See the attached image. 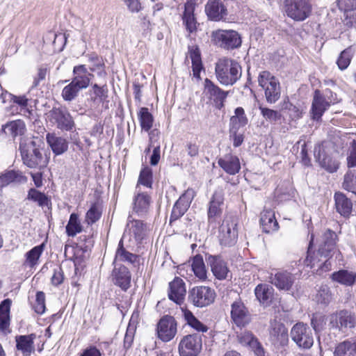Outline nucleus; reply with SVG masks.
Segmentation results:
<instances>
[{
  "label": "nucleus",
  "mask_w": 356,
  "mask_h": 356,
  "mask_svg": "<svg viewBox=\"0 0 356 356\" xmlns=\"http://www.w3.org/2000/svg\"><path fill=\"white\" fill-rule=\"evenodd\" d=\"M323 245L319 248L316 255L313 257L312 255V246L313 243L314 236H312L309 245L307 250V256L305 260V263L307 266L313 268L316 264L321 261L318 257H324L325 259L323 264H320V268L318 270V274L321 275L322 272H326L330 270L331 263L329 261V258L333 255L335 251V238L336 235L334 232L330 230L326 231L323 234Z\"/></svg>",
  "instance_id": "obj_1"
},
{
  "label": "nucleus",
  "mask_w": 356,
  "mask_h": 356,
  "mask_svg": "<svg viewBox=\"0 0 356 356\" xmlns=\"http://www.w3.org/2000/svg\"><path fill=\"white\" fill-rule=\"evenodd\" d=\"M93 74L88 71L86 65L74 66L72 81L62 90L61 95L63 99L67 102L74 100L81 90L89 86Z\"/></svg>",
  "instance_id": "obj_2"
},
{
  "label": "nucleus",
  "mask_w": 356,
  "mask_h": 356,
  "mask_svg": "<svg viewBox=\"0 0 356 356\" xmlns=\"http://www.w3.org/2000/svg\"><path fill=\"white\" fill-rule=\"evenodd\" d=\"M42 143L38 138H29L21 141L19 149L24 163L31 168H43L47 165V159L43 158L39 149Z\"/></svg>",
  "instance_id": "obj_3"
},
{
  "label": "nucleus",
  "mask_w": 356,
  "mask_h": 356,
  "mask_svg": "<svg viewBox=\"0 0 356 356\" xmlns=\"http://www.w3.org/2000/svg\"><path fill=\"white\" fill-rule=\"evenodd\" d=\"M215 74L216 79L221 84L232 86L241 78L242 70L237 61L223 57L216 62Z\"/></svg>",
  "instance_id": "obj_4"
},
{
  "label": "nucleus",
  "mask_w": 356,
  "mask_h": 356,
  "mask_svg": "<svg viewBox=\"0 0 356 356\" xmlns=\"http://www.w3.org/2000/svg\"><path fill=\"white\" fill-rule=\"evenodd\" d=\"M337 102H338L337 95L331 90H327L325 94L322 95L319 90H316L314 95L311 108L312 118L318 120L329 106Z\"/></svg>",
  "instance_id": "obj_5"
},
{
  "label": "nucleus",
  "mask_w": 356,
  "mask_h": 356,
  "mask_svg": "<svg viewBox=\"0 0 356 356\" xmlns=\"http://www.w3.org/2000/svg\"><path fill=\"white\" fill-rule=\"evenodd\" d=\"M258 82L259 85L264 90L266 99L268 103H275L280 98V83L270 72L267 71L260 72Z\"/></svg>",
  "instance_id": "obj_6"
},
{
  "label": "nucleus",
  "mask_w": 356,
  "mask_h": 356,
  "mask_svg": "<svg viewBox=\"0 0 356 356\" xmlns=\"http://www.w3.org/2000/svg\"><path fill=\"white\" fill-rule=\"evenodd\" d=\"M213 42L225 49H234L241 47V38L238 32L234 30L219 29L211 34Z\"/></svg>",
  "instance_id": "obj_7"
},
{
  "label": "nucleus",
  "mask_w": 356,
  "mask_h": 356,
  "mask_svg": "<svg viewBox=\"0 0 356 356\" xmlns=\"http://www.w3.org/2000/svg\"><path fill=\"white\" fill-rule=\"evenodd\" d=\"M285 11L295 21H304L312 12L309 0H285Z\"/></svg>",
  "instance_id": "obj_8"
},
{
  "label": "nucleus",
  "mask_w": 356,
  "mask_h": 356,
  "mask_svg": "<svg viewBox=\"0 0 356 356\" xmlns=\"http://www.w3.org/2000/svg\"><path fill=\"white\" fill-rule=\"evenodd\" d=\"M219 240L225 246L234 245L238 238L237 220L232 216H226L219 228Z\"/></svg>",
  "instance_id": "obj_9"
},
{
  "label": "nucleus",
  "mask_w": 356,
  "mask_h": 356,
  "mask_svg": "<svg viewBox=\"0 0 356 356\" xmlns=\"http://www.w3.org/2000/svg\"><path fill=\"white\" fill-rule=\"evenodd\" d=\"M292 340L301 348L309 349L314 344V336L307 325L298 323L291 330Z\"/></svg>",
  "instance_id": "obj_10"
},
{
  "label": "nucleus",
  "mask_w": 356,
  "mask_h": 356,
  "mask_svg": "<svg viewBox=\"0 0 356 356\" xmlns=\"http://www.w3.org/2000/svg\"><path fill=\"white\" fill-rule=\"evenodd\" d=\"M202 337L199 334L184 336L179 343L180 356H197L202 350Z\"/></svg>",
  "instance_id": "obj_11"
},
{
  "label": "nucleus",
  "mask_w": 356,
  "mask_h": 356,
  "mask_svg": "<svg viewBox=\"0 0 356 356\" xmlns=\"http://www.w3.org/2000/svg\"><path fill=\"white\" fill-rule=\"evenodd\" d=\"M214 298V291L208 286H195L191 289L188 293L189 301L196 307L207 306L213 302Z\"/></svg>",
  "instance_id": "obj_12"
},
{
  "label": "nucleus",
  "mask_w": 356,
  "mask_h": 356,
  "mask_svg": "<svg viewBox=\"0 0 356 356\" xmlns=\"http://www.w3.org/2000/svg\"><path fill=\"white\" fill-rule=\"evenodd\" d=\"M47 118L50 122L62 130L69 131L74 126L72 116L65 109L53 108L47 114Z\"/></svg>",
  "instance_id": "obj_13"
},
{
  "label": "nucleus",
  "mask_w": 356,
  "mask_h": 356,
  "mask_svg": "<svg viewBox=\"0 0 356 356\" xmlns=\"http://www.w3.org/2000/svg\"><path fill=\"white\" fill-rule=\"evenodd\" d=\"M177 323L172 316L163 317L157 325L158 337L164 342L171 341L177 334Z\"/></svg>",
  "instance_id": "obj_14"
},
{
  "label": "nucleus",
  "mask_w": 356,
  "mask_h": 356,
  "mask_svg": "<svg viewBox=\"0 0 356 356\" xmlns=\"http://www.w3.org/2000/svg\"><path fill=\"white\" fill-rule=\"evenodd\" d=\"M151 196L141 188L136 187L133 197L132 209L133 211L138 216H143L147 214L152 204Z\"/></svg>",
  "instance_id": "obj_15"
},
{
  "label": "nucleus",
  "mask_w": 356,
  "mask_h": 356,
  "mask_svg": "<svg viewBox=\"0 0 356 356\" xmlns=\"http://www.w3.org/2000/svg\"><path fill=\"white\" fill-rule=\"evenodd\" d=\"M330 324L333 327H337L344 331L353 328L356 325V318L346 310H341L330 316Z\"/></svg>",
  "instance_id": "obj_16"
},
{
  "label": "nucleus",
  "mask_w": 356,
  "mask_h": 356,
  "mask_svg": "<svg viewBox=\"0 0 356 356\" xmlns=\"http://www.w3.org/2000/svg\"><path fill=\"white\" fill-rule=\"evenodd\" d=\"M203 94L206 97L213 101L218 108L222 106L223 102L227 95V92L221 90L209 79H206L204 81Z\"/></svg>",
  "instance_id": "obj_17"
},
{
  "label": "nucleus",
  "mask_w": 356,
  "mask_h": 356,
  "mask_svg": "<svg viewBox=\"0 0 356 356\" xmlns=\"http://www.w3.org/2000/svg\"><path fill=\"white\" fill-rule=\"evenodd\" d=\"M231 317L238 327H244L250 321V314L241 300L232 304Z\"/></svg>",
  "instance_id": "obj_18"
},
{
  "label": "nucleus",
  "mask_w": 356,
  "mask_h": 356,
  "mask_svg": "<svg viewBox=\"0 0 356 356\" xmlns=\"http://www.w3.org/2000/svg\"><path fill=\"white\" fill-rule=\"evenodd\" d=\"M270 340L275 345L284 346L288 342V331L282 323L274 320L270 322Z\"/></svg>",
  "instance_id": "obj_19"
},
{
  "label": "nucleus",
  "mask_w": 356,
  "mask_h": 356,
  "mask_svg": "<svg viewBox=\"0 0 356 356\" xmlns=\"http://www.w3.org/2000/svg\"><path fill=\"white\" fill-rule=\"evenodd\" d=\"M186 289L182 279L175 277L169 283L168 298L177 305H181L185 299Z\"/></svg>",
  "instance_id": "obj_20"
},
{
  "label": "nucleus",
  "mask_w": 356,
  "mask_h": 356,
  "mask_svg": "<svg viewBox=\"0 0 356 356\" xmlns=\"http://www.w3.org/2000/svg\"><path fill=\"white\" fill-rule=\"evenodd\" d=\"M314 156L320 165L327 171L334 172L337 170L339 162L327 154L323 144L315 147Z\"/></svg>",
  "instance_id": "obj_21"
},
{
  "label": "nucleus",
  "mask_w": 356,
  "mask_h": 356,
  "mask_svg": "<svg viewBox=\"0 0 356 356\" xmlns=\"http://www.w3.org/2000/svg\"><path fill=\"white\" fill-rule=\"evenodd\" d=\"M193 196L194 191L191 189L187 190L175 204L171 213V218L176 220L183 216L189 207Z\"/></svg>",
  "instance_id": "obj_22"
},
{
  "label": "nucleus",
  "mask_w": 356,
  "mask_h": 356,
  "mask_svg": "<svg viewBox=\"0 0 356 356\" xmlns=\"http://www.w3.org/2000/svg\"><path fill=\"white\" fill-rule=\"evenodd\" d=\"M224 195L221 190L216 191L213 193L209 202L208 209V218L209 222H215L222 212Z\"/></svg>",
  "instance_id": "obj_23"
},
{
  "label": "nucleus",
  "mask_w": 356,
  "mask_h": 356,
  "mask_svg": "<svg viewBox=\"0 0 356 356\" xmlns=\"http://www.w3.org/2000/svg\"><path fill=\"white\" fill-rule=\"evenodd\" d=\"M213 275L218 280H225L227 277L229 270L226 263L218 256L209 255L207 258Z\"/></svg>",
  "instance_id": "obj_24"
},
{
  "label": "nucleus",
  "mask_w": 356,
  "mask_h": 356,
  "mask_svg": "<svg viewBox=\"0 0 356 356\" xmlns=\"http://www.w3.org/2000/svg\"><path fill=\"white\" fill-rule=\"evenodd\" d=\"M208 18L213 21H220L227 15L226 9L220 0H209L205 6Z\"/></svg>",
  "instance_id": "obj_25"
},
{
  "label": "nucleus",
  "mask_w": 356,
  "mask_h": 356,
  "mask_svg": "<svg viewBox=\"0 0 356 356\" xmlns=\"http://www.w3.org/2000/svg\"><path fill=\"white\" fill-rule=\"evenodd\" d=\"M35 334L19 335L15 337L16 348L24 356H30L35 351Z\"/></svg>",
  "instance_id": "obj_26"
},
{
  "label": "nucleus",
  "mask_w": 356,
  "mask_h": 356,
  "mask_svg": "<svg viewBox=\"0 0 356 356\" xmlns=\"http://www.w3.org/2000/svg\"><path fill=\"white\" fill-rule=\"evenodd\" d=\"M218 163L227 173L236 175L241 169L239 159L236 156L228 154L220 158Z\"/></svg>",
  "instance_id": "obj_27"
},
{
  "label": "nucleus",
  "mask_w": 356,
  "mask_h": 356,
  "mask_svg": "<svg viewBox=\"0 0 356 356\" xmlns=\"http://www.w3.org/2000/svg\"><path fill=\"white\" fill-rule=\"evenodd\" d=\"M238 339L241 344L250 346L257 356H265L263 347L251 332L248 331L241 332L238 335Z\"/></svg>",
  "instance_id": "obj_28"
},
{
  "label": "nucleus",
  "mask_w": 356,
  "mask_h": 356,
  "mask_svg": "<svg viewBox=\"0 0 356 356\" xmlns=\"http://www.w3.org/2000/svg\"><path fill=\"white\" fill-rule=\"evenodd\" d=\"M113 279L114 283L122 289L127 290L131 282V273L125 266L115 268L113 270Z\"/></svg>",
  "instance_id": "obj_29"
},
{
  "label": "nucleus",
  "mask_w": 356,
  "mask_h": 356,
  "mask_svg": "<svg viewBox=\"0 0 356 356\" xmlns=\"http://www.w3.org/2000/svg\"><path fill=\"white\" fill-rule=\"evenodd\" d=\"M195 3L191 1H187L184 5L183 22L186 29L190 33L194 32L197 29V21L194 15Z\"/></svg>",
  "instance_id": "obj_30"
},
{
  "label": "nucleus",
  "mask_w": 356,
  "mask_h": 356,
  "mask_svg": "<svg viewBox=\"0 0 356 356\" xmlns=\"http://www.w3.org/2000/svg\"><path fill=\"white\" fill-rule=\"evenodd\" d=\"M271 283L280 290H289L294 282V277L288 272H278L270 277Z\"/></svg>",
  "instance_id": "obj_31"
},
{
  "label": "nucleus",
  "mask_w": 356,
  "mask_h": 356,
  "mask_svg": "<svg viewBox=\"0 0 356 356\" xmlns=\"http://www.w3.org/2000/svg\"><path fill=\"white\" fill-rule=\"evenodd\" d=\"M260 222L264 232L266 233L277 231L279 228L275 213L270 209H266L261 213Z\"/></svg>",
  "instance_id": "obj_32"
},
{
  "label": "nucleus",
  "mask_w": 356,
  "mask_h": 356,
  "mask_svg": "<svg viewBox=\"0 0 356 356\" xmlns=\"http://www.w3.org/2000/svg\"><path fill=\"white\" fill-rule=\"evenodd\" d=\"M46 139L55 154L60 155L67 150L68 143L65 138L57 136L55 134L49 133L46 136Z\"/></svg>",
  "instance_id": "obj_33"
},
{
  "label": "nucleus",
  "mask_w": 356,
  "mask_h": 356,
  "mask_svg": "<svg viewBox=\"0 0 356 356\" xmlns=\"http://www.w3.org/2000/svg\"><path fill=\"white\" fill-rule=\"evenodd\" d=\"M338 6L344 12V24L348 27L353 26L355 21L351 11L356 9L355 0H338Z\"/></svg>",
  "instance_id": "obj_34"
},
{
  "label": "nucleus",
  "mask_w": 356,
  "mask_h": 356,
  "mask_svg": "<svg viewBox=\"0 0 356 356\" xmlns=\"http://www.w3.org/2000/svg\"><path fill=\"white\" fill-rule=\"evenodd\" d=\"M146 227L140 220H135L131 216L128 217L126 232L133 235L136 240H141L145 234Z\"/></svg>",
  "instance_id": "obj_35"
},
{
  "label": "nucleus",
  "mask_w": 356,
  "mask_h": 356,
  "mask_svg": "<svg viewBox=\"0 0 356 356\" xmlns=\"http://www.w3.org/2000/svg\"><path fill=\"white\" fill-rule=\"evenodd\" d=\"M331 278L342 285L350 286L356 282V272L348 270H340L332 274Z\"/></svg>",
  "instance_id": "obj_36"
},
{
  "label": "nucleus",
  "mask_w": 356,
  "mask_h": 356,
  "mask_svg": "<svg viewBox=\"0 0 356 356\" xmlns=\"http://www.w3.org/2000/svg\"><path fill=\"white\" fill-rule=\"evenodd\" d=\"M188 56L192 62V70L193 76L200 79V72L203 69L202 63L200 56V52L197 47H190L188 49Z\"/></svg>",
  "instance_id": "obj_37"
},
{
  "label": "nucleus",
  "mask_w": 356,
  "mask_h": 356,
  "mask_svg": "<svg viewBox=\"0 0 356 356\" xmlns=\"http://www.w3.org/2000/svg\"><path fill=\"white\" fill-rule=\"evenodd\" d=\"M337 211L343 216H348L352 211V202L341 193H336L334 195Z\"/></svg>",
  "instance_id": "obj_38"
},
{
  "label": "nucleus",
  "mask_w": 356,
  "mask_h": 356,
  "mask_svg": "<svg viewBox=\"0 0 356 356\" xmlns=\"http://www.w3.org/2000/svg\"><path fill=\"white\" fill-rule=\"evenodd\" d=\"M137 115L142 131L149 133L152 131L151 129L154 120L149 109L146 107L140 108Z\"/></svg>",
  "instance_id": "obj_39"
},
{
  "label": "nucleus",
  "mask_w": 356,
  "mask_h": 356,
  "mask_svg": "<svg viewBox=\"0 0 356 356\" xmlns=\"http://www.w3.org/2000/svg\"><path fill=\"white\" fill-rule=\"evenodd\" d=\"M181 310L186 324L197 332H207L208 327L201 323L186 307H181Z\"/></svg>",
  "instance_id": "obj_40"
},
{
  "label": "nucleus",
  "mask_w": 356,
  "mask_h": 356,
  "mask_svg": "<svg viewBox=\"0 0 356 356\" xmlns=\"http://www.w3.org/2000/svg\"><path fill=\"white\" fill-rule=\"evenodd\" d=\"M12 301L6 299L0 304V330L6 331L10 325V310Z\"/></svg>",
  "instance_id": "obj_41"
},
{
  "label": "nucleus",
  "mask_w": 356,
  "mask_h": 356,
  "mask_svg": "<svg viewBox=\"0 0 356 356\" xmlns=\"http://www.w3.org/2000/svg\"><path fill=\"white\" fill-rule=\"evenodd\" d=\"M248 123V118L245 116L244 110L241 107L235 109L234 115L230 118L229 131H238L241 127H244Z\"/></svg>",
  "instance_id": "obj_42"
},
{
  "label": "nucleus",
  "mask_w": 356,
  "mask_h": 356,
  "mask_svg": "<svg viewBox=\"0 0 356 356\" xmlns=\"http://www.w3.org/2000/svg\"><path fill=\"white\" fill-rule=\"evenodd\" d=\"M26 178L19 172L9 170L0 175V188L11 183L25 182Z\"/></svg>",
  "instance_id": "obj_43"
},
{
  "label": "nucleus",
  "mask_w": 356,
  "mask_h": 356,
  "mask_svg": "<svg viewBox=\"0 0 356 356\" xmlns=\"http://www.w3.org/2000/svg\"><path fill=\"white\" fill-rule=\"evenodd\" d=\"M335 356H356V339L339 343L334 351Z\"/></svg>",
  "instance_id": "obj_44"
},
{
  "label": "nucleus",
  "mask_w": 356,
  "mask_h": 356,
  "mask_svg": "<svg viewBox=\"0 0 356 356\" xmlns=\"http://www.w3.org/2000/svg\"><path fill=\"white\" fill-rule=\"evenodd\" d=\"M26 126L22 120H17L6 123L3 126V132L13 137L22 135L25 131Z\"/></svg>",
  "instance_id": "obj_45"
},
{
  "label": "nucleus",
  "mask_w": 356,
  "mask_h": 356,
  "mask_svg": "<svg viewBox=\"0 0 356 356\" xmlns=\"http://www.w3.org/2000/svg\"><path fill=\"white\" fill-rule=\"evenodd\" d=\"M44 244L42 243L35 246L25 254L24 264L30 268H33L38 264L39 259L44 250Z\"/></svg>",
  "instance_id": "obj_46"
},
{
  "label": "nucleus",
  "mask_w": 356,
  "mask_h": 356,
  "mask_svg": "<svg viewBox=\"0 0 356 356\" xmlns=\"http://www.w3.org/2000/svg\"><path fill=\"white\" fill-rule=\"evenodd\" d=\"M191 268L195 275L200 280H204L207 279L206 267L200 255H196L193 257Z\"/></svg>",
  "instance_id": "obj_47"
},
{
  "label": "nucleus",
  "mask_w": 356,
  "mask_h": 356,
  "mask_svg": "<svg viewBox=\"0 0 356 356\" xmlns=\"http://www.w3.org/2000/svg\"><path fill=\"white\" fill-rule=\"evenodd\" d=\"M254 293L259 301L265 304L272 298L273 289L267 284H259L255 288Z\"/></svg>",
  "instance_id": "obj_48"
},
{
  "label": "nucleus",
  "mask_w": 356,
  "mask_h": 356,
  "mask_svg": "<svg viewBox=\"0 0 356 356\" xmlns=\"http://www.w3.org/2000/svg\"><path fill=\"white\" fill-rule=\"evenodd\" d=\"M143 185L147 188H151L152 185V170L148 166H145L140 171L138 183L136 187L140 188Z\"/></svg>",
  "instance_id": "obj_49"
},
{
  "label": "nucleus",
  "mask_w": 356,
  "mask_h": 356,
  "mask_svg": "<svg viewBox=\"0 0 356 356\" xmlns=\"http://www.w3.org/2000/svg\"><path fill=\"white\" fill-rule=\"evenodd\" d=\"M82 226L79 221L78 216L76 213H72L70 220L66 226V232L70 236H74L76 234L81 232Z\"/></svg>",
  "instance_id": "obj_50"
},
{
  "label": "nucleus",
  "mask_w": 356,
  "mask_h": 356,
  "mask_svg": "<svg viewBox=\"0 0 356 356\" xmlns=\"http://www.w3.org/2000/svg\"><path fill=\"white\" fill-rule=\"evenodd\" d=\"M136 255L126 251L122 247V241H120L119 247L116 251L115 257V262L128 261L129 263H134L136 261Z\"/></svg>",
  "instance_id": "obj_51"
},
{
  "label": "nucleus",
  "mask_w": 356,
  "mask_h": 356,
  "mask_svg": "<svg viewBox=\"0 0 356 356\" xmlns=\"http://www.w3.org/2000/svg\"><path fill=\"white\" fill-rule=\"evenodd\" d=\"M343 188L356 195V174L352 170H348L344 175Z\"/></svg>",
  "instance_id": "obj_52"
},
{
  "label": "nucleus",
  "mask_w": 356,
  "mask_h": 356,
  "mask_svg": "<svg viewBox=\"0 0 356 356\" xmlns=\"http://www.w3.org/2000/svg\"><path fill=\"white\" fill-rule=\"evenodd\" d=\"M351 58H352L351 49H346L343 50L341 53V54L337 61L339 68L341 70L346 69L350 63Z\"/></svg>",
  "instance_id": "obj_53"
},
{
  "label": "nucleus",
  "mask_w": 356,
  "mask_h": 356,
  "mask_svg": "<svg viewBox=\"0 0 356 356\" xmlns=\"http://www.w3.org/2000/svg\"><path fill=\"white\" fill-rule=\"evenodd\" d=\"M259 109L263 117L266 120H268L270 122H275L281 118L280 113L277 111H274L262 106H259Z\"/></svg>",
  "instance_id": "obj_54"
},
{
  "label": "nucleus",
  "mask_w": 356,
  "mask_h": 356,
  "mask_svg": "<svg viewBox=\"0 0 356 356\" xmlns=\"http://www.w3.org/2000/svg\"><path fill=\"white\" fill-rule=\"evenodd\" d=\"M36 313L42 314L45 311V296L42 291H39L36 294L35 302L33 305Z\"/></svg>",
  "instance_id": "obj_55"
},
{
  "label": "nucleus",
  "mask_w": 356,
  "mask_h": 356,
  "mask_svg": "<svg viewBox=\"0 0 356 356\" xmlns=\"http://www.w3.org/2000/svg\"><path fill=\"white\" fill-rule=\"evenodd\" d=\"M28 196L29 199L37 202L40 206L44 205L47 202V198L46 195L34 188H31L29 191Z\"/></svg>",
  "instance_id": "obj_56"
},
{
  "label": "nucleus",
  "mask_w": 356,
  "mask_h": 356,
  "mask_svg": "<svg viewBox=\"0 0 356 356\" xmlns=\"http://www.w3.org/2000/svg\"><path fill=\"white\" fill-rule=\"evenodd\" d=\"M332 299L331 293L327 286H323L318 291L316 294V300L322 304H327Z\"/></svg>",
  "instance_id": "obj_57"
},
{
  "label": "nucleus",
  "mask_w": 356,
  "mask_h": 356,
  "mask_svg": "<svg viewBox=\"0 0 356 356\" xmlns=\"http://www.w3.org/2000/svg\"><path fill=\"white\" fill-rule=\"evenodd\" d=\"M101 213L95 206H92L86 213V221L88 225L92 224L99 220Z\"/></svg>",
  "instance_id": "obj_58"
},
{
  "label": "nucleus",
  "mask_w": 356,
  "mask_h": 356,
  "mask_svg": "<svg viewBox=\"0 0 356 356\" xmlns=\"http://www.w3.org/2000/svg\"><path fill=\"white\" fill-rule=\"evenodd\" d=\"M348 168L356 167V141H353L349 149V154L347 157Z\"/></svg>",
  "instance_id": "obj_59"
},
{
  "label": "nucleus",
  "mask_w": 356,
  "mask_h": 356,
  "mask_svg": "<svg viewBox=\"0 0 356 356\" xmlns=\"http://www.w3.org/2000/svg\"><path fill=\"white\" fill-rule=\"evenodd\" d=\"M160 132L157 129H153L149 133V145L145 150L146 154H149L151 147L154 145V143L159 139Z\"/></svg>",
  "instance_id": "obj_60"
},
{
  "label": "nucleus",
  "mask_w": 356,
  "mask_h": 356,
  "mask_svg": "<svg viewBox=\"0 0 356 356\" xmlns=\"http://www.w3.org/2000/svg\"><path fill=\"white\" fill-rule=\"evenodd\" d=\"M10 95L13 103L20 106L22 108H26L28 106L29 99L25 95L16 96L11 94Z\"/></svg>",
  "instance_id": "obj_61"
},
{
  "label": "nucleus",
  "mask_w": 356,
  "mask_h": 356,
  "mask_svg": "<svg viewBox=\"0 0 356 356\" xmlns=\"http://www.w3.org/2000/svg\"><path fill=\"white\" fill-rule=\"evenodd\" d=\"M186 150L190 156H197L199 153V147L195 143L188 142L186 145Z\"/></svg>",
  "instance_id": "obj_62"
},
{
  "label": "nucleus",
  "mask_w": 356,
  "mask_h": 356,
  "mask_svg": "<svg viewBox=\"0 0 356 356\" xmlns=\"http://www.w3.org/2000/svg\"><path fill=\"white\" fill-rule=\"evenodd\" d=\"M63 273L62 272V270L58 268V269H56L54 270V273L51 277V282L54 285H59L61 284L63 281Z\"/></svg>",
  "instance_id": "obj_63"
},
{
  "label": "nucleus",
  "mask_w": 356,
  "mask_h": 356,
  "mask_svg": "<svg viewBox=\"0 0 356 356\" xmlns=\"http://www.w3.org/2000/svg\"><path fill=\"white\" fill-rule=\"evenodd\" d=\"M230 138L233 140V145L234 147L240 146L243 142V136L241 134H238V131H229Z\"/></svg>",
  "instance_id": "obj_64"
}]
</instances>
